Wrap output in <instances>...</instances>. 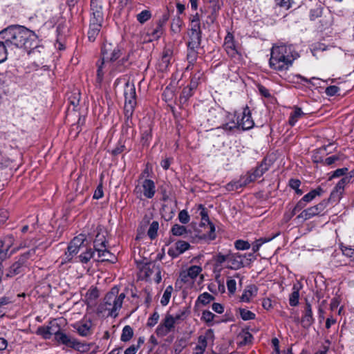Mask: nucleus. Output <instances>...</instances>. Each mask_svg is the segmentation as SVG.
<instances>
[{"label": "nucleus", "instance_id": "nucleus-12", "mask_svg": "<svg viewBox=\"0 0 354 354\" xmlns=\"http://www.w3.org/2000/svg\"><path fill=\"white\" fill-rule=\"evenodd\" d=\"M91 22L102 24L104 15L102 3L98 0L91 1Z\"/></svg>", "mask_w": 354, "mask_h": 354}, {"label": "nucleus", "instance_id": "nucleus-7", "mask_svg": "<svg viewBox=\"0 0 354 354\" xmlns=\"http://www.w3.org/2000/svg\"><path fill=\"white\" fill-rule=\"evenodd\" d=\"M133 190L136 197L141 198L142 196L147 198H152L156 193L154 182L150 179L140 180Z\"/></svg>", "mask_w": 354, "mask_h": 354}, {"label": "nucleus", "instance_id": "nucleus-44", "mask_svg": "<svg viewBox=\"0 0 354 354\" xmlns=\"http://www.w3.org/2000/svg\"><path fill=\"white\" fill-rule=\"evenodd\" d=\"M171 232L174 236H183L187 233L186 227L175 224L172 226Z\"/></svg>", "mask_w": 354, "mask_h": 354}, {"label": "nucleus", "instance_id": "nucleus-30", "mask_svg": "<svg viewBox=\"0 0 354 354\" xmlns=\"http://www.w3.org/2000/svg\"><path fill=\"white\" fill-rule=\"evenodd\" d=\"M51 336L53 335L57 337L58 334H60L62 331L61 330V325L58 323V320L54 319L49 322L48 324Z\"/></svg>", "mask_w": 354, "mask_h": 354}, {"label": "nucleus", "instance_id": "nucleus-43", "mask_svg": "<svg viewBox=\"0 0 354 354\" xmlns=\"http://www.w3.org/2000/svg\"><path fill=\"white\" fill-rule=\"evenodd\" d=\"M203 76V73L201 71H198L192 76L189 85L192 86V88H195L196 89Z\"/></svg>", "mask_w": 354, "mask_h": 354}, {"label": "nucleus", "instance_id": "nucleus-17", "mask_svg": "<svg viewBox=\"0 0 354 354\" xmlns=\"http://www.w3.org/2000/svg\"><path fill=\"white\" fill-rule=\"evenodd\" d=\"M245 255H242L239 253H228L227 262L230 263L228 268L232 270H238L244 266L243 259Z\"/></svg>", "mask_w": 354, "mask_h": 354}, {"label": "nucleus", "instance_id": "nucleus-25", "mask_svg": "<svg viewBox=\"0 0 354 354\" xmlns=\"http://www.w3.org/2000/svg\"><path fill=\"white\" fill-rule=\"evenodd\" d=\"M257 293V288L254 286H251L248 287L245 291L243 292L241 300L244 302H249L250 299L255 296Z\"/></svg>", "mask_w": 354, "mask_h": 354}, {"label": "nucleus", "instance_id": "nucleus-41", "mask_svg": "<svg viewBox=\"0 0 354 354\" xmlns=\"http://www.w3.org/2000/svg\"><path fill=\"white\" fill-rule=\"evenodd\" d=\"M173 291V287L171 286H168L165 290L164 291L163 295L160 299V304L162 306H167L169 301L171 298V295Z\"/></svg>", "mask_w": 354, "mask_h": 354}, {"label": "nucleus", "instance_id": "nucleus-47", "mask_svg": "<svg viewBox=\"0 0 354 354\" xmlns=\"http://www.w3.org/2000/svg\"><path fill=\"white\" fill-rule=\"evenodd\" d=\"M215 315L209 310H204L202 313L201 319L206 322L208 326L213 325V319L215 317Z\"/></svg>", "mask_w": 354, "mask_h": 354}, {"label": "nucleus", "instance_id": "nucleus-34", "mask_svg": "<svg viewBox=\"0 0 354 354\" xmlns=\"http://www.w3.org/2000/svg\"><path fill=\"white\" fill-rule=\"evenodd\" d=\"M133 335V328L130 326L127 325L122 329L120 339L122 342H127L132 338Z\"/></svg>", "mask_w": 354, "mask_h": 354}, {"label": "nucleus", "instance_id": "nucleus-56", "mask_svg": "<svg viewBox=\"0 0 354 354\" xmlns=\"http://www.w3.org/2000/svg\"><path fill=\"white\" fill-rule=\"evenodd\" d=\"M160 318L159 313L156 311H155L149 318L147 320V326L148 327H153L158 322Z\"/></svg>", "mask_w": 354, "mask_h": 354}, {"label": "nucleus", "instance_id": "nucleus-55", "mask_svg": "<svg viewBox=\"0 0 354 354\" xmlns=\"http://www.w3.org/2000/svg\"><path fill=\"white\" fill-rule=\"evenodd\" d=\"M305 115L304 112H293L291 113L288 123L290 126H294L299 118Z\"/></svg>", "mask_w": 354, "mask_h": 354}, {"label": "nucleus", "instance_id": "nucleus-20", "mask_svg": "<svg viewBox=\"0 0 354 354\" xmlns=\"http://www.w3.org/2000/svg\"><path fill=\"white\" fill-rule=\"evenodd\" d=\"M189 40L187 46L192 48H200L202 41V32H188Z\"/></svg>", "mask_w": 354, "mask_h": 354}, {"label": "nucleus", "instance_id": "nucleus-60", "mask_svg": "<svg viewBox=\"0 0 354 354\" xmlns=\"http://www.w3.org/2000/svg\"><path fill=\"white\" fill-rule=\"evenodd\" d=\"M198 209H201L200 215L201 216V220L203 221H205L207 224L212 223L208 216L207 211L206 208L203 205H199Z\"/></svg>", "mask_w": 354, "mask_h": 354}, {"label": "nucleus", "instance_id": "nucleus-39", "mask_svg": "<svg viewBox=\"0 0 354 354\" xmlns=\"http://www.w3.org/2000/svg\"><path fill=\"white\" fill-rule=\"evenodd\" d=\"M239 337L241 339V344L242 345L250 344L253 339L252 334L245 330H243Z\"/></svg>", "mask_w": 354, "mask_h": 354}, {"label": "nucleus", "instance_id": "nucleus-49", "mask_svg": "<svg viewBox=\"0 0 354 354\" xmlns=\"http://www.w3.org/2000/svg\"><path fill=\"white\" fill-rule=\"evenodd\" d=\"M214 297L208 292H203L200 295L197 299V301L201 303L203 305H206L214 300Z\"/></svg>", "mask_w": 354, "mask_h": 354}, {"label": "nucleus", "instance_id": "nucleus-9", "mask_svg": "<svg viewBox=\"0 0 354 354\" xmlns=\"http://www.w3.org/2000/svg\"><path fill=\"white\" fill-rule=\"evenodd\" d=\"M124 95L125 111H133L136 104V88L133 83L128 82L125 84Z\"/></svg>", "mask_w": 354, "mask_h": 354}, {"label": "nucleus", "instance_id": "nucleus-15", "mask_svg": "<svg viewBox=\"0 0 354 354\" xmlns=\"http://www.w3.org/2000/svg\"><path fill=\"white\" fill-rule=\"evenodd\" d=\"M314 322L315 319L313 317L311 305L309 302H306L302 313L301 324L303 328L308 329L313 324Z\"/></svg>", "mask_w": 354, "mask_h": 354}, {"label": "nucleus", "instance_id": "nucleus-3", "mask_svg": "<svg viewBox=\"0 0 354 354\" xmlns=\"http://www.w3.org/2000/svg\"><path fill=\"white\" fill-rule=\"evenodd\" d=\"M298 57L299 55L292 45H274L271 49L270 66L279 72L286 71Z\"/></svg>", "mask_w": 354, "mask_h": 354}, {"label": "nucleus", "instance_id": "nucleus-54", "mask_svg": "<svg viewBox=\"0 0 354 354\" xmlns=\"http://www.w3.org/2000/svg\"><path fill=\"white\" fill-rule=\"evenodd\" d=\"M8 46L5 43L4 40L0 41V64L3 62L7 59V48Z\"/></svg>", "mask_w": 354, "mask_h": 354}, {"label": "nucleus", "instance_id": "nucleus-29", "mask_svg": "<svg viewBox=\"0 0 354 354\" xmlns=\"http://www.w3.org/2000/svg\"><path fill=\"white\" fill-rule=\"evenodd\" d=\"M214 337V332L212 329H208L206 332L205 335H201L198 337V345L206 348L207 346V339H213Z\"/></svg>", "mask_w": 354, "mask_h": 354}, {"label": "nucleus", "instance_id": "nucleus-36", "mask_svg": "<svg viewBox=\"0 0 354 354\" xmlns=\"http://www.w3.org/2000/svg\"><path fill=\"white\" fill-rule=\"evenodd\" d=\"M195 88H192V86L188 85L185 87L182 91V93L180 97V100L181 102H185L187 100L192 96L194 94V91H195Z\"/></svg>", "mask_w": 354, "mask_h": 354}, {"label": "nucleus", "instance_id": "nucleus-26", "mask_svg": "<svg viewBox=\"0 0 354 354\" xmlns=\"http://www.w3.org/2000/svg\"><path fill=\"white\" fill-rule=\"evenodd\" d=\"M183 25L184 22L183 19L179 15H176L171 21V30L174 33H179Z\"/></svg>", "mask_w": 354, "mask_h": 354}, {"label": "nucleus", "instance_id": "nucleus-8", "mask_svg": "<svg viewBox=\"0 0 354 354\" xmlns=\"http://www.w3.org/2000/svg\"><path fill=\"white\" fill-rule=\"evenodd\" d=\"M116 294H118V290L113 288L105 295L103 303L104 310L109 311V315L114 317L118 316V310L122 308L116 299Z\"/></svg>", "mask_w": 354, "mask_h": 354}, {"label": "nucleus", "instance_id": "nucleus-4", "mask_svg": "<svg viewBox=\"0 0 354 354\" xmlns=\"http://www.w3.org/2000/svg\"><path fill=\"white\" fill-rule=\"evenodd\" d=\"M188 314L189 310L186 308L180 309L175 315L167 313L160 324L157 326L156 334L157 336L161 337L167 335L170 332L174 330L176 324L185 319Z\"/></svg>", "mask_w": 354, "mask_h": 354}, {"label": "nucleus", "instance_id": "nucleus-14", "mask_svg": "<svg viewBox=\"0 0 354 354\" xmlns=\"http://www.w3.org/2000/svg\"><path fill=\"white\" fill-rule=\"evenodd\" d=\"M55 340L59 344H63L67 347L76 350H80L81 346V343L80 342L63 331L60 334H58L57 337H55Z\"/></svg>", "mask_w": 354, "mask_h": 354}, {"label": "nucleus", "instance_id": "nucleus-1", "mask_svg": "<svg viewBox=\"0 0 354 354\" xmlns=\"http://www.w3.org/2000/svg\"><path fill=\"white\" fill-rule=\"evenodd\" d=\"M129 57L117 44L104 42L102 47V60L97 64V81L100 83L105 73L114 75L127 67Z\"/></svg>", "mask_w": 354, "mask_h": 354}, {"label": "nucleus", "instance_id": "nucleus-53", "mask_svg": "<svg viewBox=\"0 0 354 354\" xmlns=\"http://www.w3.org/2000/svg\"><path fill=\"white\" fill-rule=\"evenodd\" d=\"M234 246L236 250H244L250 249L251 245L248 241L239 239L234 242Z\"/></svg>", "mask_w": 354, "mask_h": 354}, {"label": "nucleus", "instance_id": "nucleus-64", "mask_svg": "<svg viewBox=\"0 0 354 354\" xmlns=\"http://www.w3.org/2000/svg\"><path fill=\"white\" fill-rule=\"evenodd\" d=\"M339 88L337 86H330L326 88V93L329 96H333L338 93Z\"/></svg>", "mask_w": 354, "mask_h": 354}, {"label": "nucleus", "instance_id": "nucleus-37", "mask_svg": "<svg viewBox=\"0 0 354 354\" xmlns=\"http://www.w3.org/2000/svg\"><path fill=\"white\" fill-rule=\"evenodd\" d=\"M94 254L95 252L92 249H87L78 257L79 261L82 263H87L93 257Z\"/></svg>", "mask_w": 354, "mask_h": 354}, {"label": "nucleus", "instance_id": "nucleus-40", "mask_svg": "<svg viewBox=\"0 0 354 354\" xmlns=\"http://www.w3.org/2000/svg\"><path fill=\"white\" fill-rule=\"evenodd\" d=\"M151 17V13L148 10H144L136 15L137 21L143 24Z\"/></svg>", "mask_w": 354, "mask_h": 354}, {"label": "nucleus", "instance_id": "nucleus-51", "mask_svg": "<svg viewBox=\"0 0 354 354\" xmlns=\"http://www.w3.org/2000/svg\"><path fill=\"white\" fill-rule=\"evenodd\" d=\"M202 271L201 267L198 266H192L187 270V276L191 279H195Z\"/></svg>", "mask_w": 354, "mask_h": 354}, {"label": "nucleus", "instance_id": "nucleus-6", "mask_svg": "<svg viewBox=\"0 0 354 354\" xmlns=\"http://www.w3.org/2000/svg\"><path fill=\"white\" fill-rule=\"evenodd\" d=\"M239 115L236 123L232 122L230 124H223V129L226 131H232L236 129L248 130L254 126L251 112H238Z\"/></svg>", "mask_w": 354, "mask_h": 354}, {"label": "nucleus", "instance_id": "nucleus-22", "mask_svg": "<svg viewBox=\"0 0 354 354\" xmlns=\"http://www.w3.org/2000/svg\"><path fill=\"white\" fill-rule=\"evenodd\" d=\"M74 328L77 330L80 335L86 337L91 333V322L86 321L84 322L77 323L74 325Z\"/></svg>", "mask_w": 354, "mask_h": 354}, {"label": "nucleus", "instance_id": "nucleus-32", "mask_svg": "<svg viewBox=\"0 0 354 354\" xmlns=\"http://www.w3.org/2000/svg\"><path fill=\"white\" fill-rule=\"evenodd\" d=\"M93 243L95 250L97 252H98V249L106 248V241L104 234L97 233Z\"/></svg>", "mask_w": 354, "mask_h": 354}, {"label": "nucleus", "instance_id": "nucleus-45", "mask_svg": "<svg viewBox=\"0 0 354 354\" xmlns=\"http://www.w3.org/2000/svg\"><path fill=\"white\" fill-rule=\"evenodd\" d=\"M37 335L42 336L44 339H49L51 337V335L47 326H39L37 331Z\"/></svg>", "mask_w": 354, "mask_h": 354}, {"label": "nucleus", "instance_id": "nucleus-27", "mask_svg": "<svg viewBox=\"0 0 354 354\" xmlns=\"http://www.w3.org/2000/svg\"><path fill=\"white\" fill-rule=\"evenodd\" d=\"M324 192L323 189L321 187L311 190L310 192L306 194L302 197L303 201L307 203L312 201L316 196H321Z\"/></svg>", "mask_w": 354, "mask_h": 354}, {"label": "nucleus", "instance_id": "nucleus-23", "mask_svg": "<svg viewBox=\"0 0 354 354\" xmlns=\"http://www.w3.org/2000/svg\"><path fill=\"white\" fill-rule=\"evenodd\" d=\"M98 261H109L114 263L116 261V257L110 252L106 248L98 249L97 252Z\"/></svg>", "mask_w": 354, "mask_h": 354}, {"label": "nucleus", "instance_id": "nucleus-19", "mask_svg": "<svg viewBox=\"0 0 354 354\" xmlns=\"http://www.w3.org/2000/svg\"><path fill=\"white\" fill-rule=\"evenodd\" d=\"M83 242L84 239L82 237H75L69 243L66 252L74 257L79 252Z\"/></svg>", "mask_w": 354, "mask_h": 354}, {"label": "nucleus", "instance_id": "nucleus-63", "mask_svg": "<svg viewBox=\"0 0 354 354\" xmlns=\"http://www.w3.org/2000/svg\"><path fill=\"white\" fill-rule=\"evenodd\" d=\"M151 138V130H146L142 133V145H148L149 140Z\"/></svg>", "mask_w": 354, "mask_h": 354}, {"label": "nucleus", "instance_id": "nucleus-35", "mask_svg": "<svg viewBox=\"0 0 354 354\" xmlns=\"http://www.w3.org/2000/svg\"><path fill=\"white\" fill-rule=\"evenodd\" d=\"M163 27L156 24V26L148 32V35L151 37V40L158 39L163 33Z\"/></svg>", "mask_w": 354, "mask_h": 354}, {"label": "nucleus", "instance_id": "nucleus-31", "mask_svg": "<svg viewBox=\"0 0 354 354\" xmlns=\"http://www.w3.org/2000/svg\"><path fill=\"white\" fill-rule=\"evenodd\" d=\"M299 288L297 285L292 287V292L289 297V304L291 306H296L299 304Z\"/></svg>", "mask_w": 354, "mask_h": 354}, {"label": "nucleus", "instance_id": "nucleus-5", "mask_svg": "<svg viewBox=\"0 0 354 354\" xmlns=\"http://www.w3.org/2000/svg\"><path fill=\"white\" fill-rule=\"evenodd\" d=\"M35 248H32L28 252L20 255L17 261H15L7 270L6 278H11L17 274L24 272L26 268L28 266V259L35 255Z\"/></svg>", "mask_w": 354, "mask_h": 354}, {"label": "nucleus", "instance_id": "nucleus-38", "mask_svg": "<svg viewBox=\"0 0 354 354\" xmlns=\"http://www.w3.org/2000/svg\"><path fill=\"white\" fill-rule=\"evenodd\" d=\"M159 228V223L158 221H153L147 231V235L150 239L153 240L157 236L158 230Z\"/></svg>", "mask_w": 354, "mask_h": 354}, {"label": "nucleus", "instance_id": "nucleus-46", "mask_svg": "<svg viewBox=\"0 0 354 354\" xmlns=\"http://www.w3.org/2000/svg\"><path fill=\"white\" fill-rule=\"evenodd\" d=\"M68 104L73 106V109L72 111H74V109L77 106L80 101V93L78 91H75L71 95L68 97Z\"/></svg>", "mask_w": 354, "mask_h": 354}, {"label": "nucleus", "instance_id": "nucleus-2", "mask_svg": "<svg viewBox=\"0 0 354 354\" xmlns=\"http://www.w3.org/2000/svg\"><path fill=\"white\" fill-rule=\"evenodd\" d=\"M0 38L8 48H24L28 53L38 46V36L21 26H10L0 32Z\"/></svg>", "mask_w": 354, "mask_h": 354}, {"label": "nucleus", "instance_id": "nucleus-10", "mask_svg": "<svg viewBox=\"0 0 354 354\" xmlns=\"http://www.w3.org/2000/svg\"><path fill=\"white\" fill-rule=\"evenodd\" d=\"M328 204V201L323 200L319 204L303 210L298 216L297 218H301L304 221L319 215L324 211Z\"/></svg>", "mask_w": 354, "mask_h": 354}, {"label": "nucleus", "instance_id": "nucleus-42", "mask_svg": "<svg viewBox=\"0 0 354 354\" xmlns=\"http://www.w3.org/2000/svg\"><path fill=\"white\" fill-rule=\"evenodd\" d=\"M239 310L241 319L244 321L254 319L256 317V315L249 310L240 308Z\"/></svg>", "mask_w": 354, "mask_h": 354}, {"label": "nucleus", "instance_id": "nucleus-13", "mask_svg": "<svg viewBox=\"0 0 354 354\" xmlns=\"http://www.w3.org/2000/svg\"><path fill=\"white\" fill-rule=\"evenodd\" d=\"M270 168V165L267 160L264 158L261 163L251 172H248L245 176L248 178V183H252L257 178L261 177Z\"/></svg>", "mask_w": 354, "mask_h": 354}, {"label": "nucleus", "instance_id": "nucleus-52", "mask_svg": "<svg viewBox=\"0 0 354 354\" xmlns=\"http://www.w3.org/2000/svg\"><path fill=\"white\" fill-rule=\"evenodd\" d=\"M322 15V8L321 6H317L315 8H313L310 10L309 17L311 21H314L316 19L320 17Z\"/></svg>", "mask_w": 354, "mask_h": 354}, {"label": "nucleus", "instance_id": "nucleus-58", "mask_svg": "<svg viewBox=\"0 0 354 354\" xmlns=\"http://www.w3.org/2000/svg\"><path fill=\"white\" fill-rule=\"evenodd\" d=\"M227 115L226 116L227 122L224 124H232V122L236 123L239 120L238 116L239 113L238 112H227Z\"/></svg>", "mask_w": 354, "mask_h": 354}, {"label": "nucleus", "instance_id": "nucleus-24", "mask_svg": "<svg viewBox=\"0 0 354 354\" xmlns=\"http://www.w3.org/2000/svg\"><path fill=\"white\" fill-rule=\"evenodd\" d=\"M250 183H248V178L245 176L241 177L239 180L230 182L227 184L226 188L228 191H234L245 187Z\"/></svg>", "mask_w": 354, "mask_h": 354}, {"label": "nucleus", "instance_id": "nucleus-48", "mask_svg": "<svg viewBox=\"0 0 354 354\" xmlns=\"http://www.w3.org/2000/svg\"><path fill=\"white\" fill-rule=\"evenodd\" d=\"M339 248L342 252V254L344 256L350 258L351 260L354 261V249L353 248H351L350 246L344 245L342 243L340 244Z\"/></svg>", "mask_w": 354, "mask_h": 354}, {"label": "nucleus", "instance_id": "nucleus-28", "mask_svg": "<svg viewBox=\"0 0 354 354\" xmlns=\"http://www.w3.org/2000/svg\"><path fill=\"white\" fill-rule=\"evenodd\" d=\"M326 147H324L322 148H319L318 149H316L313 151L312 159L314 162L316 163H322L324 162V156L326 153Z\"/></svg>", "mask_w": 354, "mask_h": 354}, {"label": "nucleus", "instance_id": "nucleus-18", "mask_svg": "<svg viewBox=\"0 0 354 354\" xmlns=\"http://www.w3.org/2000/svg\"><path fill=\"white\" fill-rule=\"evenodd\" d=\"M225 51L230 57H235L238 54L236 48L235 43L234 41V36L232 34L228 32L225 37L224 45Z\"/></svg>", "mask_w": 354, "mask_h": 354}, {"label": "nucleus", "instance_id": "nucleus-11", "mask_svg": "<svg viewBox=\"0 0 354 354\" xmlns=\"http://www.w3.org/2000/svg\"><path fill=\"white\" fill-rule=\"evenodd\" d=\"M349 180L348 177H344L337 183L331 192L330 197L326 200V201H328V203H337L339 201L342 196L344 187L349 183Z\"/></svg>", "mask_w": 354, "mask_h": 354}, {"label": "nucleus", "instance_id": "nucleus-62", "mask_svg": "<svg viewBox=\"0 0 354 354\" xmlns=\"http://www.w3.org/2000/svg\"><path fill=\"white\" fill-rule=\"evenodd\" d=\"M209 227V230L207 234H205L204 236L207 237L209 241H213L216 239V233H215V226L212 223L208 224Z\"/></svg>", "mask_w": 354, "mask_h": 354}, {"label": "nucleus", "instance_id": "nucleus-16", "mask_svg": "<svg viewBox=\"0 0 354 354\" xmlns=\"http://www.w3.org/2000/svg\"><path fill=\"white\" fill-rule=\"evenodd\" d=\"M190 248L188 242L185 241H178L175 244L168 250V254L173 259L178 257L180 254L185 252Z\"/></svg>", "mask_w": 354, "mask_h": 354}, {"label": "nucleus", "instance_id": "nucleus-57", "mask_svg": "<svg viewBox=\"0 0 354 354\" xmlns=\"http://www.w3.org/2000/svg\"><path fill=\"white\" fill-rule=\"evenodd\" d=\"M178 220L183 224H187L190 220L188 212L185 209L181 210L178 214Z\"/></svg>", "mask_w": 354, "mask_h": 354}, {"label": "nucleus", "instance_id": "nucleus-61", "mask_svg": "<svg viewBox=\"0 0 354 354\" xmlns=\"http://www.w3.org/2000/svg\"><path fill=\"white\" fill-rule=\"evenodd\" d=\"M275 1L277 5L286 10L290 8L294 3L293 0H275Z\"/></svg>", "mask_w": 354, "mask_h": 354}, {"label": "nucleus", "instance_id": "nucleus-33", "mask_svg": "<svg viewBox=\"0 0 354 354\" xmlns=\"http://www.w3.org/2000/svg\"><path fill=\"white\" fill-rule=\"evenodd\" d=\"M199 48H192V46H187V59L188 63L194 64L198 57V50Z\"/></svg>", "mask_w": 354, "mask_h": 354}, {"label": "nucleus", "instance_id": "nucleus-59", "mask_svg": "<svg viewBox=\"0 0 354 354\" xmlns=\"http://www.w3.org/2000/svg\"><path fill=\"white\" fill-rule=\"evenodd\" d=\"M209 9H210L212 15H215L220 9L218 0H209Z\"/></svg>", "mask_w": 354, "mask_h": 354}, {"label": "nucleus", "instance_id": "nucleus-50", "mask_svg": "<svg viewBox=\"0 0 354 354\" xmlns=\"http://www.w3.org/2000/svg\"><path fill=\"white\" fill-rule=\"evenodd\" d=\"M274 236H272V238H268V239H263V238H261L258 240H257L256 241H254L253 243H252V252L253 253H255L257 252V251H259V248H261V246L265 243H267L270 241H271Z\"/></svg>", "mask_w": 354, "mask_h": 354}, {"label": "nucleus", "instance_id": "nucleus-21", "mask_svg": "<svg viewBox=\"0 0 354 354\" xmlns=\"http://www.w3.org/2000/svg\"><path fill=\"white\" fill-rule=\"evenodd\" d=\"M102 26V24L90 21L88 31V38L90 41H94L96 39L101 30Z\"/></svg>", "mask_w": 354, "mask_h": 354}]
</instances>
